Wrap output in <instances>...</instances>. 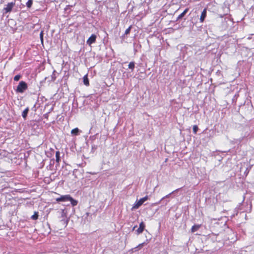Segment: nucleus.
<instances>
[{
    "instance_id": "6",
    "label": "nucleus",
    "mask_w": 254,
    "mask_h": 254,
    "mask_svg": "<svg viewBox=\"0 0 254 254\" xmlns=\"http://www.w3.org/2000/svg\"><path fill=\"white\" fill-rule=\"evenodd\" d=\"M96 39V36L95 34H92L91 36L88 38L87 41V43L89 45H91L92 44L95 42Z\"/></svg>"
},
{
    "instance_id": "7",
    "label": "nucleus",
    "mask_w": 254,
    "mask_h": 254,
    "mask_svg": "<svg viewBox=\"0 0 254 254\" xmlns=\"http://www.w3.org/2000/svg\"><path fill=\"white\" fill-rule=\"evenodd\" d=\"M145 224L143 222H141L139 224V228L136 230L137 234H140L142 233L145 228Z\"/></svg>"
},
{
    "instance_id": "26",
    "label": "nucleus",
    "mask_w": 254,
    "mask_h": 254,
    "mask_svg": "<svg viewBox=\"0 0 254 254\" xmlns=\"http://www.w3.org/2000/svg\"><path fill=\"white\" fill-rule=\"evenodd\" d=\"M136 227H137V226H136V225L134 226L133 227V228L132 230H134L135 229V228H136Z\"/></svg>"
},
{
    "instance_id": "18",
    "label": "nucleus",
    "mask_w": 254,
    "mask_h": 254,
    "mask_svg": "<svg viewBox=\"0 0 254 254\" xmlns=\"http://www.w3.org/2000/svg\"><path fill=\"white\" fill-rule=\"evenodd\" d=\"M31 218L32 220H37L38 218V212H35L34 214L31 216Z\"/></svg>"
},
{
    "instance_id": "21",
    "label": "nucleus",
    "mask_w": 254,
    "mask_h": 254,
    "mask_svg": "<svg viewBox=\"0 0 254 254\" xmlns=\"http://www.w3.org/2000/svg\"><path fill=\"white\" fill-rule=\"evenodd\" d=\"M21 77V76L20 74H17L14 77V80L16 81H18Z\"/></svg>"
},
{
    "instance_id": "13",
    "label": "nucleus",
    "mask_w": 254,
    "mask_h": 254,
    "mask_svg": "<svg viewBox=\"0 0 254 254\" xmlns=\"http://www.w3.org/2000/svg\"><path fill=\"white\" fill-rule=\"evenodd\" d=\"M131 27L132 26L131 25H130L128 28H127L124 34L122 36V38H125V36L126 35H127L128 34H129Z\"/></svg>"
},
{
    "instance_id": "19",
    "label": "nucleus",
    "mask_w": 254,
    "mask_h": 254,
    "mask_svg": "<svg viewBox=\"0 0 254 254\" xmlns=\"http://www.w3.org/2000/svg\"><path fill=\"white\" fill-rule=\"evenodd\" d=\"M33 0H28L26 2V6L28 8H30L32 5Z\"/></svg>"
},
{
    "instance_id": "10",
    "label": "nucleus",
    "mask_w": 254,
    "mask_h": 254,
    "mask_svg": "<svg viewBox=\"0 0 254 254\" xmlns=\"http://www.w3.org/2000/svg\"><path fill=\"white\" fill-rule=\"evenodd\" d=\"M200 226H201V225H194L191 227V232L192 233H194V232L197 231L200 228Z\"/></svg>"
},
{
    "instance_id": "11",
    "label": "nucleus",
    "mask_w": 254,
    "mask_h": 254,
    "mask_svg": "<svg viewBox=\"0 0 254 254\" xmlns=\"http://www.w3.org/2000/svg\"><path fill=\"white\" fill-rule=\"evenodd\" d=\"M188 11H189L188 8L185 9V10L178 16V17L177 18V20L182 18L186 14V13L188 12Z\"/></svg>"
},
{
    "instance_id": "20",
    "label": "nucleus",
    "mask_w": 254,
    "mask_h": 254,
    "mask_svg": "<svg viewBox=\"0 0 254 254\" xmlns=\"http://www.w3.org/2000/svg\"><path fill=\"white\" fill-rule=\"evenodd\" d=\"M198 129V127L196 125H194L193 126V132L194 134H196L197 133Z\"/></svg>"
},
{
    "instance_id": "9",
    "label": "nucleus",
    "mask_w": 254,
    "mask_h": 254,
    "mask_svg": "<svg viewBox=\"0 0 254 254\" xmlns=\"http://www.w3.org/2000/svg\"><path fill=\"white\" fill-rule=\"evenodd\" d=\"M60 223L64 227H66L68 223V219L66 218H61Z\"/></svg>"
},
{
    "instance_id": "24",
    "label": "nucleus",
    "mask_w": 254,
    "mask_h": 254,
    "mask_svg": "<svg viewBox=\"0 0 254 254\" xmlns=\"http://www.w3.org/2000/svg\"><path fill=\"white\" fill-rule=\"evenodd\" d=\"M55 72V71H54L53 72V75L52 76V80H53V81H54L55 80V79H56V76H55V75L54 74Z\"/></svg>"
},
{
    "instance_id": "8",
    "label": "nucleus",
    "mask_w": 254,
    "mask_h": 254,
    "mask_svg": "<svg viewBox=\"0 0 254 254\" xmlns=\"http://www.w3.org/2000/svg\"><path fill=\"white\" fill-rule=\"evenodd\" d=\"M206 8H204L201 12L200 17V22L202 23L204 21L205 18L206 17Z\"/></svg>"
},
{
    "instance_id": "22",
    "label": "nucleus",
    "mask_w": 254,
    "mask_h": 254,
    "mask_svg": "<svg viewBox=\"0 0 254 254\" xmlns=\"http://www.w3.org/2000/svg\"><path fill=\"white\" fill-rule=\"evenodd\" d=\"M28 113V112H22V117H23L24 119H25V118H26V117H27Z\"/></svg>"
},
{
    "instance_id": "2",
    "label": "nucleus",
    "mask_w": 254,
    "mask_h": 254,
    "mask_svg": "<svg viewBox=\"0 0 254 254\" xmlns=\"http://www.w3.org/2000/svg\"><path fill=\"white\" fill-rule=\"evenodd\" d=\"M27 84L25 81H21L17 86L16 91L19 93H23L27 88Z\"/></svg>"
},
{
    "instance_id": "16",
    "label": "nucleus",
    "mask_w": 254,
    "mask_h": 254,
    "mask_svg": "<svg viewBox=\"0 0 254 254\" xmlns=\"http://www.w3.org/2000/svg\"><path fill=\"white\" fill-rule=\"evenodd\" d=\"M79 131V130L78 128H75L73 129H72L71 131V133L73 135H77L78 132Z\"/></svg>"
},
{
    "instance_id": "27",
    "label": "nucleus",
    "mask_w": 254,
    "mask_h": 254,
    "mask_svg": "<svg viewBox=\"0 0 254 254\" xmlns=\"http://www.w3.org/2000/svg\"><path fill=\"white\" fill-rule=\"evenodd\" d=\"M68 7H69V5H67L66 7L65 8V10H66Z\"/></svg>"
},
{
    "instance_id": "17",
    "label": "nucleus",
    "mask_w": 254,
    "mask_h": 254,
    "mask_svg": "<svg viewBox=\"0 0 254 254\" xmlns=\"http://www.w3.org/2000/svg\"><path fill=\"white\" fill-rule=\"evenodd\" d=\"M60 153L59 151H57L56 153V162L59 163L60 161Z\"/></svg>"
},
{
    "instance_id": "12",
    "label": "nucleus",
    "mask_w": 254,
    "mask_h": 254,
    "mask_svg": "<svg viewBox=\"0 0 254 254\" xmlns=\"http://www.w3.org/2000/svg\"><path fill=\"white\" fill-rule=\"evenodd\" d=\"M59 212L61 215L60 218H66V211L64 209H61Z\"/></svg>"
},
{
    "instance_id": "25",
    "label": "nucleus",
    "mask_w": 254,
    "mask_h": 254,
    "mask_svg": "<svg viewBox=\"0 0 254 254\" xmlns=\"http://www.w3.org/2000/svg\"><path fill=\"white\" fill-rule=\"evenodd\" d=\"M23 111H24V112H26V111H29V109L28 108L25 109Z\"/></svg>"
},
{
    "instance_id": "15",
    "label": "nucleus",
    "mask_w": 254,
    "mask_h": 254,
    "mask_svg": "<svg viewBox=\"0 0 254 254\" xmlns=\"http://www.w3.org/2000/svg\"><path fill=\"white\" fill-rule=\"evenodd\" d=\"M128 68L133 71L135 67V63L133 62H130L128 65Z\"/></svg>"
},
{
    "instance_id": "14",
    "label": "nucleus",
    "mask_w": 254,
    "mask_h": 254,
    "mask_svg": "<svg viewBox=\"0 0 254 254\" xmlns=\"http://www.w3.org/2000/svg\"><path fill=\"white\" fill-rule=\"evenodd\" d=\"M83 83L86 86H88L89 85V82L87 75H85L83 77Z\"/></svg>"
},
{
    "instance_id": "23",
    "label": "nucleus",
    "mask_w": 254,
    "mask_h": 254,
    "mask_svg": "<svg viewBox=\"0 0 254 254\" xmlns=\"http://www.w3.org/2000/svg\"><path fill=\"white\" fill-rule=\"evenodd\" d=\"M40 36L41 40L42 42H43V31L41 32L40 34Z\"/></svg>"
},
{
    "instance_id": "3",
    "label": "nucleus",
    "mask_w": 254,
    "mask_h": 254,
    "mask_svg": "<svg viewBox=\"0 0 254 254\" xmlns=\"http://www.w3.org/2000/svg\"><path fill=\"white\" fill-rule=\"evenodd\" d=\"M148 199V196H146L144 197L140 198L139 200L136 201L133 206L132 207V209H137L146 200Z\"/></svg>"
},
{
    "instance_id": "1",
    "label": "nucleus",
    "mask_w": 254,
    "mask_h": 254,
    "mask_svg": "<svg viewBox=\"0 0 254 254\" xmlns=\"http://www.w3.org/2000/svg\"><path fill=\"white\" fill-rule=\"evenodd\" d=\"M57 201L67 202L69 201L73 206L77 204V201L72 198L69 195H62L60 197L56 198Z\"/></svg>"
},
{
    "instance_id": "4",
    "label": "nucleus",
    "mask_w": 254,
    "mask_h": 254,
    "mask_svg": "<svg viewBox=\"0 0 254 254\" xmlns=\"http://www.w3.org/2000/svg\"><path fill=\"white\" fill-rule=\"evenodd\" d=\"M15 2H11L8 3L6 4V7H4L2 10L3 13L5 14L7 12H10L11 11L12 8L15 6Z\"/></svg>"
},
{
    "instance_id": "5",
    "label": "nucleus",
    "mask_w": 254,
    "mask_h": 254,
    "mask_svg": "<svg viewBox=\"0 0 254 254\" xmlns=\"http://www.w3.org/2000/svg\"><path fill=\"white\" fill-rule=\"evenodd\" d=\"M180 189H177L174 191H173L172 192H171V193H170L169 194L166 195V196L163 197L160 200V202L161 201H163V203H164L165 205H166L168 202L169 201V200H164L166 198H169L172 194H174L175 192H177Z\"/></svg>"
}]
</instances>
